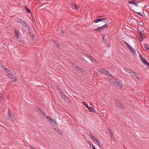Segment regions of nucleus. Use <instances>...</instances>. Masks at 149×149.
<instances>
[{
    "label": "nucleus",
    "instance_id": "obj_1",
    "mask_svg": "<svg viewBox=\"0 0 149 149\" xmlns=\"http://www.w3.org/2000/svg\"><path fill=\"white\" fill-rule=\"evenodd\" d=\"M111 20L109 19L107 21V23L101 27H98L96 29V30L98 32H100L103 30L104 29L107 27L111 23Z\"/></svg>",
    "mask_w": 149,
    "mask_h": 149
},
{
    "label": "nucleus",
    "instance_id": "obj_2",
    "mask_svg": "<svg viewBox=\"0 0 149 149\" xmlns=\"http://www.w3.org/2000/svg\"><path fill=\"white\" fill-rule=\"evenodd\" d=\"M115 81H112L111 80V84L112 85H114L115 86H121L123 83L121 81L118 79H116L115 78H114Z\"/></svg>",
    "mask_w": 149,
    "mask_h": 149
},
{
    "label": "nucleus",
    "instance_id": "obj_3",
    "mask_svg": "<svg viewBox=\"0 0 149 149\" xmlns=\"http://www.w3.org/2000/svg\"><path fill=\"white\" fill-rule=\"evenodd\" d=\"M98 71L99 72H101L102 74H104L107 76H109L113 78V76L111 75L109 72L106 69H103L101 70H98Z\"/></svg>",
    "mask_w": 149,
    "mask_h": 149
},
{
    "label": "nucleus",
    "instance_id": "obj_4",
    "mask_svg": "<svg viewBox=\"0 0 149 149\" xmlns=\"http://www.w3.org/2000/svg\"><path fill=\"white\" fill-rule=\"evenodd\" d=\"M8 111L7 113L8 116V119L9 120H10L11 122H13V113L11 112V110L10 108L8 109Z\"/></svg>",
    "mask_w": 149,
    "mask_h": 149
},
{
    "label": "nucleus",
    "instance_id": "obj_5",
    "mask_svg": "<svg viewBox=\"0 0 149 149\" xmlns=\"http://www.w3.org/2000/svg\"><path fill=\"white\" fill-rule=\"evenodd\" d=\"M17 21L18 23H20L24 27H25L26 28L28 27V28L29 27V26L27 25V24L23 20L19 18H18L17 19Z\"/></svg>",
    "mask_w": 149,
    "mask_h": 149
},
{
    "label": "nucleus",
    "instance_id": "obj_6",
    "mask_svg": "<svg viewBox=\"0 0 149 149\" xmlns=\"http://www.w3.org/2000/svg\"><path fill=\"white\" fill-rule=\"evenodd\" d=\"M115 104L121 109H123L125 108L124 106L120 101L117 100L115 101Z\"/></svg>",
    "mask_w": 149,
    "mask_h": 149
},
{
    "label": "nucleus",
    "instance_id": "obj_7",
    "mask_svg": "<svg viewBox=\"0 0 149 149\" xmlns=\"http://www.w3.org/2000/svg\"><path fill=\"white\" fill-rule=\"evenodd\" d=\"M140 57L142 62L146 65L148 66L149 63L143 57V56L141 55H140Z\"/></svg>",
    "mask_w": 149,
    "mask_h": 149
},
{
    "label": "nucleus",
    "instance_id": "obj_8",
    "mask_svg": "<svg viewBox=\"0 0 149 149\" xmlns=\"http://www.w3.org/2000/svg\"><path fill=\"white\" fill-rule=\"evenodd\" d=\"M106 19V18H100V19H95L94 20V22L95 23H97L99 22H100V21H102V20H104L105 19Z\"/></svg>",
    "mask_w": 149,
    "mask_h": 149
},
{
    "label": "nucleus",
    "instance_id": "obj_9",
    "mask_svg": "<svg viewBox=\"0 0 149 149\" xmlns=\"http://www.w3.org/2000/svg\"><path fill=\"white\" fill-rule=\"evenodd\" d=\"M90 59L94 63H96L97 61L96 59H95L90 54L88 57H87Z\"/></svg>",
    "mask_w": 149,
    "mask_h": 149
},
{
    "label": "nucleus",
    "instance_id": "obj_10",
    "mask_svg": "<svg viewBox=\"0 0 149 149\" xmlns=\"http://www.w3.org/2000/svg\"><path fill=\"white\" fill-rule=\"evenodd\" d=\"M73 10H78V7L75 4H73L72 3L71 4Z\"/></svg>",
    "mask_w": 149,
    "mask_h": 149
},
{
    "label": "nucleus",
    "instance_id": "obj_11",
    "mask_svg": "<svg viewBox=\"0 0 149 149\" xmlns=\"http://www.w3.org/2000/svg\"><path fill=\"white\" fill-rule=\"evenodd\" d=\"M27 28H28L29 29V32H28V33L30 37L32 38L34 36V35H33V34L30 31L29 28L28 27Z\"/></svg>",
    "mask_w": 149,
    "mask_h": 149
},
{
    "label": "nucleus",
    "instance_id": "obj_12",
    "mask_svg": "<svg viewBox=\"0 0 149 149\" xmlns=\"http://www.w3.org/2000/svg\"><path fill=\"white\" fill-rule=\"evenodd\" d=\"M72 65L74 67L77 69L78 70H79V69L80 68V67L78 66L77 64L76 63H72Z\"/></svg>",
    "mask_w": 149,
    "mask_h": 149
},
{
    "label": "nucleus",
    "instance_id": "obj_13",
    "mask_svg": "<svg viewBox=\"0 0 149 149\" xmlns=\"http://www.w3.org/2000/svg\"><path fill=\"white\" fill-rule=\"evenodd\" d=\"M124 69L125 70V71L126 72H128L129 74H130L132 72V70L128 68H124Z\"/></svg>",
    "mask_w": 149,
    "mask_h": 149
},
{
    "label": "nucleus",
    "instance_id": "obj_14",
    "mask_svg": "<svg viewBox=\"0 0 149 149\" xmlns=\"http://www.w3.org/2000/svg\"><path fill=\"white\" fill-rule=\"evenodd\" d=\"M128 3L129 4H134L136 6H138V4L137 3H136L135 1H130L128 2Z\"/></svg>",
    "mask_w": 149,
    "mask_h": 149
},
{
    "label": "nucleus",
    "instance_id": "obj_15",
    "mask_svg": "<svg viewBox=\"0 0 149 149\" xmlns=\"http://www.w3.org/2000/svg\"><path fill=\"white\" fill-rule=\"evenodd\" d=\"M82 52L85 55H86V56L88 57L90 54L88 52H87L86 51L84 50H82Z\"/></svg>",
    "mask_w": 149,
    "mask_h": 149
},
{
    "label": "nucleus",
    "instance_id": "obj_16",
    "mask_svg": "<svg viewBox=\"0 0 149 149\" xmlns=\"http://www.w3.org/2000/svg\"><path fill=\"white\" fill-rule=\"evenodd\" d=\"M125 44L127 46V47L129 48V49H132V47L128 43L125 42Z\"/></svg>",
    "mask_w": 149,
    "mask_h": 149
},
{
    "label": "nucleus",
    "instance_id": "obj_17",
    "mask_svg": "<svg viewBox=\"0 0 149 149\" xmlns=\"http://www.w3.org/2000/svg\"><path fill=\"white\" fill-rule=\"evenodd\" d=\"M4 70L7 73V74H8V73H10L11 72L10 71L8 68L6 67H4Z\"/></svg>",
    "mask_w": 149,
    "mask_h": 149
},
{
    "label": "nucleus",
    "instance_id": "obj_18",
    "mask_svg": "<svg viewBox=\"0 0 149 149\" xmlns=\"http://www.w3.org/2000/svg\"><path fill=\"white\" fill-rule=\"evenodd\" d=\"M25 10H26V12L29 13H30L31 12L30 10V9L26 6H24Z\"/></svg>",
    "mask_w": 149,
    "mask_h": 149
},
{
    "label": "nucleus",
    "instance_id": "obj_19",
    "mask_svg": "<svg viewBox=\"0 0 149 149\" xmlns=\"http://www.w3.org/2000/svg\"><path fill=\"white\" fill-rule=\"evenodd\" d=\"M11 79L13 82H16L17 81V78L14 76H13V77H12Z\"/></svg>",
    "mask_w": 149,
    "mask_h": 149
},
{
    "label": "nucleus",
    "instance_id": "obj_20",
    "mask_svg": "<svg viewBox=\"0 0 149 149\" xmlns=\"http://www.w3.org/2000/svg\"><path fill=\"white\" fill-rule=\"evenodd\" d=\"M61 95L62 96V97L63 98L66 102H67L68 99H67V98L65 96V95H64V94L63 93L62 95Z\"/></svg>",
    "mask_w": 149,
    "mask_h": 149
},
{
    "label": "nucleus",
    "instance_id": "obj_21",
    "mask_svg": "<svg viewBox=\"0 0 149 149\" xmlns=\"http://www.w3.org/2000/svg\"><path fill=\"white\" fill-rule=\"evenodd\" d=\"M132 53L134 55H135L136 52L135 50L132 48V49H130Z\"/></svg>",
    "mask_w": 149,
    "mask_h": 149
},
{
    "label": "nucleus",
    "instance_id": "obj_22",
    "mask_svg": "<svg viewBox=\"0 0 149 149\" xmlns=\"http://www.w3.org/2000/svg\"><path fill=\"white\" fill-rule=\"evenodd\" d=\"M106 37V35H103L102 36V41L104 42H105V43L106 42V39H105Z\"/></svg>",
    "mask_w": 149,
    "mask_h": 149
},
{
    "label": "nucleus",
    "instance_id": "obj_23",
    "mask_svg": "<svg viewBox=\"0 0 149 149\" xmlns=\"http://www.w3.org/2000/svg\"><path fill=\"white\" fill-rule=\"evenodd\" d=\"M16 37V40L17 41H19L20 39L19 38V34H18L15 35Z\"/></svg>",
    "mask_w": 149,
    "mask_h": 149
},
{
    "label": "nucleus",
    "instance_id": "obj_24",
    "mask_svg": "<svg viewBox=\"0 0 149 149\" xmlns=\"http://www.w3.org/2000/svg\"><path fill=\"white\" fill-rule=\"evenodd\" d=\"M88 108L90 111L91 112H94V109L92 107H88Z\"/></svg>",
    "mask_w": 149,
    "mask_h": 149
},
{
    "label": "nucleus",
    "instance_id": "obj_25",
    "mask_svg": "<svg viewBox=\"0 0 149 149\" xmlns=\"http://www.w3.org/2000/svg\"><path fill=\"white\" fill-rule=\"evenodd\" d=\"M6 76H7L9 78L11 79L12 77H13V75L10 74V73H8V74L6 75Z\"/></svg>",
    "mask_w": 149,
    "mask_h": 149
},
{
    "label": "nucleus",
    "instance_id": "obj_26",
    "mask_svg": "<svg viewBox=\"0 0 149 149\" xmlns=\"http://www.w3.org/2000/svg\"><path fill=\"white\" fill-rule=\"evenodd\" d=\"M57 132L60 135H62V132L60 130V129H58L57 130Z\"/></svg>",
    "mask_w": 149,
    "mask_h": 149
},
{
    "label": "nucleus",
    "instance_id": "obj_27",
    "mask_svg": "<svg viewBox=\"0 0 149 149\" xmlns=\"http://www.w3.org/2000/svg\"><path fill=\"white\" fill-rule=\"evenodd\" d=\"M133 74H134L133 77H136L137 79H139L138 77V75L137 73L134 72H133Z\"/></svg>",
    "mask_w": 149,
    "mask_h": 149
},
{
    "label": "nucleus",
    "instance_id": "obj_28",
    "mask_svg": "<svg viewBox=\"0 0 149 149\" xmlns=\"http://www.w3.org/2000/svg\"><path fill=\"white\" fill-rule=\"evenodd\" d=\"M145 48L147 50H148L149 49L148 45L147 44H146L145 45Z\"/></svg>",
    "mask_w": 149,
    "mask_h": 149
},
{
    "label": "nucleus",
    "instance_id": "obj_29",
    "mask_svg": "<svg viewBox=\"0 0 149 149\" xmlns=\"http://www.w3.org/2000/svg\"><path fill=\"white\" fill-rule=\"evenodd\" d=\"M58 91H59V93L61 94V95H62L63 94V93H62V90L60 88H58Z\"/></svg>",
    "mask_w": 149,
    "mask_h": 149
},
{
    "label": "nucleus",
    "instance_id": "obj_30",
    "mask_svg": "<svg viewBox=\"0 0 149 149\" xmlns=\"http://www.w3.org/2000/svg\"><path fill=\"white\" fill-rule=\"evenodd\" d=\"M49 123L51 124V123L52 124H53V120L52 119V118L50 117V118L49 119Z\"/></svg>",
    "mask_w": 149,
    "mask_h": 149
},
{
    "label": "nucleus",
    "instance_id": "obj_31",
    "mask_svg": "<svg viewBox=\"0 0 149 149\" xmlns=\"http://www.w3.org/2000/svg\"><path fill=\"white\" fill-rule=\"evenodd\" d=\"M108 130L110 134H111L112 133H113V132H112V130L111 129H110V128H109L108 129Z\"/></svg>",
    "mask_w": 149,
    "mask_h": 149
},
{
    "label": "nucleus",
    "instance_id": "obj_32",
    "mask_svg": "<svg viewBox=\"0 0 149 149\" xmlns=\"http://www.w3.org/2000/svg\"><path fill=\"white\" fill-rule=\"evenodd\" d=\"M82 103L83 104H84L86 107L87 108H88V105L86 103L84 102H83Z\"/></svg>",
    "mask_w": 149,
    "mask_h": 149
},
{
    "label": "nucleus",
    "instance_id": "obj_33",
    "mask_svg": "<svg viewBox=\"0 0 149 149\" xmlns=\"http://www.w3.org/2000/svg\"><path fill=\"white\" fill-rule=\"evenodd\" d=\"M79 70L81 72L84 73V72L85 73L86 72L85 71H84L83 70L82 68H80L79 69Z\"/></svg>",
    "mask_w": 149,
    "mask_h": 149
},
{
    "label": "nucleus",
    "instance_id": "obj_34",
    "mask_svg": "<svg viewBox=\"0 0 149 149\" xmlns=\"http://www.w3.org/2000/svg\"><path fill=\"white\" fill-rule=\"evenodd\" d=\"M134 12L136 13L137 14H138L139 15L141 16H143V15L141 14L140 13H139V12H136L135 11H134Z\"/></svg>",
    "mask_w": 149,
    "mask_h": 149
},
{
    "label": "nucleus",
    "instance_id": "obj_35",
    "mask_svg": "<svg viewBox=\"0 0 149 149\" xmlns=\"http://www.w3.org/2000/svg\"><path fill=\"white\" fill-rule=\"evenodd\" d=\"M40 112L44 116H45V113L43 112L42 110L40 111Z\"/></svg>",
    "mask_w": 149,
    "mask_h": 149
},
{
    "label": "nucleus",
    "instance_id": "obj_36",
    "mask_svg": "<svg viewBox=\"0 0 149 149\" xmlns=\"http://www.w3.org/2000/svg\"><path fill=\"white\" fill-rule=\"evenodd\" d=\"M104 16V15H102V16H97L96 17V18H97L98 19H100L99 18H101L102 17H103Z\"/></svg>",
    "mask_w": 149,
    "mask_h": 149
},
{
    "label": "nucleus",
    "instance_id": "obj_37",
    "mask_svg": "<svg viewBox=\"0 0 149 149\" xmlns=\"http://www.w3.org/2000/svg\"><path fill=\"white\" fill-rule=\"evenodd\" d=\"M15 32V35L19 34V33L18 31L16 30H14Z\"/></svg>",
    "mask_w": 149,
    "mask_h": 149
},
{
    "label": "nucleus",
    "instance_id": "obj_38",
    "mask_svg": "<svg viewBox=\"0 0 149 149\" xmlns=\"http://www.w3.org/2000/svg\"><path fill=\"white\" fill-rule=\"evenodd\" d=\"M56 46L57 47H60V46L58 43H56Z\"/></svg>",
    "mask_w": 149,
    "mask_h": 149
},
{
    "label": "nucleus",
    "instance_id": "obj_39",
    "mask_svg": "<svg viewBox=\"0 0 149 149\" xmlns=\"http://www.w3.org/2000/svg\"><path fill=\"white\" fill-rule=\"evenodd\" d=\"M89 144L90 145L91 144L92 145L93 148V149H96V148L95 147V146L93 145V144L90 143V144Z\"/></svg>",
    "mask_w": 149,
    "mask_h": 149
},
{
    "label": "nucleus",
    "instance_id": "obj_40",
    "mask_svg": "<svg viewBox=\"0 0 149 149\" xmlns=\"http://www.w3.org/2000/svg\"><path fill=\"white\" fill-rule=\"evenodd\" d=\"M91 139L93 140H95V138L93 136H92L91 138Z\"/></svg>",
    "mask_w": 149,
    "mask_h": 149
},
{
    "label": "nucleus",
    "instance_id": "obj_41",
    "mask_svg": "<svg viewBox=\"0 0 149 149\" xmlns=\"http://www.w3.org/2000/svg\"><path fill=\"white\" fill-rule=\"evenodd\" d=\"M97 143L99 145H101L100 141H99L97 142Z\"/></svg>",
    "mask_w": 149,
    "mask_h": 149
},
{
    "label": "nucleus",
    "instance_id": "obj_42",
    "mask_svg": "<svg viewBox=\"0 0 149 149\" xmlns=\"http://www.w3.org/2000/svg\"><path fill=\"white\" fill-rule=\"evenodd\" d=\"M4 66V65L0 64V67L1 68H3V66Z\"/></svg>",
    "mask_w": 149,
    "mask_h": 149
},
{
    "label": "nucleus",
    "instance_id": "obj_43",
    "mask_svg": "<svg viewBox=\"0 0 149 149\" xmlns=\"http://www.w3.org/2000/svg\"><path fill=\"white\" fill-rule=\"evenodd\" d=\"M59 32H60V33H64V31H63V30H60V31H59Z\"/></svg>",
    "mask_w": 149,
    "mask_h": 149
},
{
    "label": "nucleus",
    "instance_id": "obj_44",
    "mask_svg": "<svg viewBox=\"0 0 149 149\" xmlns=\"http://www.w3.org/2000/svg\"><path fill=\"white\" fill-rule=\"evenodd\" d=\"M90 133V134H89V136L91 138V137L93 136L92 134L90 133Z\"/></svg>",
    "mask_w": 149,
    "mask_h": 149
},
{
    "label": "nucleus",
    "instance_id": "obj_45",
    "mask_svg": "<svg viewBox=\"0 0 149 149\" xmlns=\"http://www.w3.org/2000/svg\"><path fill=\"white\" fill-rule=\"evenodd\" d=\"M140 35H141V37H142L143 36V35L142 34V33L140 32Z\"/></svg>",
    "mask_w": 149,
    "mask_h": 149
},
{
    "label": "nucleus",
    "instance_id": "obj_46",
    "mask_svg": "<svg viewBox=\"0 0 149 149\" xmlns=\"http://www.w3.org/2000/svg\"><path fill=\"white\" fill-rule=\"evenodd\" d=\"M130 74H131L132 76H133L134 74H133V72H132Z\"/></svg>",
    "mask_w": 149,
    "mask_h": 149
},
{
    "label": "nucleus",
    "instance_id": "obj_47",
    "mask_svg": "<svg viewBox=\"0 0 149 149\" xmlns=\"http://www.w3.org/2000/svg\"><path fill=\"white\" fill-rule=\"evenodd\" d=\"M46 118L47 119H49V118H50V117H49L47 116H45Z\"/></svg>",
    "mask_w": 149,
    "mask_h": 149
},
{
    "label": "nucleus",
    "instance_id": "obj_48",
    "mask_svg": "<svg viewBox=\"0 0 149 149\" xmlns=\"http://www.w3.org/2000/svg\"><path fill=\"white\" fill-rule=\"evenodd\" d=\"M95 140L97 142L98 141H99V140L98 139H96V138L95 139V140Z\"/></svg>",
    "mask_w": 149,
    "mask_h": 149
},
{
    "label": "nucleus",
    "instance_id": "obj_49",
    "mask_svg": "<svg viewBox=\"0 0 149 149\" xmlns=\"http://www.w3.org/2000/svg\"><path fill=\"white\" fill-rule=\"evenodd\" d=\"M113 136V133H112L111 134H110V136L111 137H112Z\"/></svg>",
    "mask_w": 149,
    "mask_h": 149
},
{
    "label": "nucleus",
    "instance_id": "obj_50",
    "mask_svg": "<svg viewBox=\"0 0 149 149\" xmlns=\"http://www.w3.org/2000/svg\"><path fill=\"white\" fill-rule=\"evenodd\" d=\"M143 38H141V39L140 40L141 41H142L143 40Z\"/></svg>",
    "mask_w": 149,
    "mask_h": 149
},
{
    "label": "nucleus",
    "instance_id": "obj_51",
    "mask_svg": "<svg viewBox=\"0 0 149 149\" xmlns=\"http://www.w3.org/2000/svg\"><path fill=\"white\" fill-rule=\"evenodd\" d=\"M1 97V93H0V97Z\"/></svg>",
    "mask_w": 149,
    "mask_h": 149
},
{
    "label": "nucleus",
    "instance_id": "obj_52",
    "mask_svg": "<svg viewBox=\"0 0 149 149\" xmlns=\"http://www.w3.org/2000/svg\"><path fill=\"white\" fill-rule=\"evenodd\" d=\"M143 24V22H141V25L142 24Z\"/></svg>",
    "mask_w": 149,
    "mask_h": 149
},
{
    "label": "nucleus",
    "instance_id": "obj_53",
    "mask_svg": "<svg viewBox=\"0 0 149 149\" xmlns=\"http://www.w3.org/2000/svg\"><path fill=\"white\" fill-rule=\"evenodd\" d=\"M54 121V122L56 124V121Z\"/></svg>",
    "mask_w": 149,
    "mask_h": 149
},
{
    "label": "nucleus",
    "instance_id": "obj_54",
    "mask_svg": "<svg viewBox=\"0 0 149 149\" xmlns=\"http://www.w3.org/2000/svg\"><path fill=\"white\" fill-rule=\"evenodd\" d=\"M102 146V145H99V146L100 147H101V146Z\"/></svg>",
    "mask_w": 149,
    "mask_h": 149
}]
</instances>
